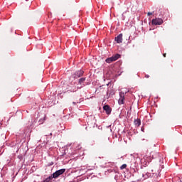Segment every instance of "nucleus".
Here are the masks:
<instances>
[{
  "label": "nucleus",
  "instance_id": "obj_3",
  "mask_svg": "<svg viewBox=\"0 0 182 182\" xmlns=\"http://www.w3.org/2000/svg\"><path fill=\"white\" fill-rule=\"evenodd\" d=\"M119 105H124V92H119V99L118 100Z\"/></svg>",
  "mask_w": 182,
  "mask_h": 182
},
{
  "label": "nucleus",
  "instance_id": "obj_12",
  "mask_svg": "<svg viewBox=\"0 0 182 182\" xmlns=\"http://www.w3.org/2000/svg\"><path fill=\"white\" fill-rule=\"evenodd\" d=\"M48 181H50V180H53V178H55L53 176H49L48 178H47Z\"/></svg>",
  "mask_w": 182,
  "mask_h": 182
},
{
  "label": "nucleus",
  "instance_id": "obj_2",
  "mask_svg": "<svg viewBox=\"0 0 182 182\" xmlns=\"http://www.w3.org/2000/svg\"><path fill=\"white\" fill-rule=\"evenodd\" d=\"M65 171H66V169L65 168H62L58 171H56L55 173H53V177L54 178H58L59 176H62V174H63V173H65Z\"/></svg>",
  "mask_w": 182,
  "mask_h": 182
},
{
  "label": "nucleus",
  "instance_id": "obj_1",
  "mask_svg": "<svg viewBox=\"0 0 182 182\" xmlns=\"http://www.w3.org/2000/svg\"><path fill=\"white\" fill-rule=\"evenodd\" d=\"M117 59H120V54H116L110 58H108L105 60L107 63H112V62H116Z\"/></svg>",
  "mask_w": 182,
  "mask_h": 182
},
{
  "label": "nucleus",
  "instance_id": "obj_17",
  "mask_svg": "<svg viewBox=\"0 0 182 182\" xmlns=\"http://www.w3.org/2000/svg\"><path fill=\"white\" fill-rule=\"evenodd\" d=\"M166 53H164V55H163V56H164V58H166Z\"/></svg>",
  "mask_w": 182,
  "mask_h": 182
},
{
  "label": "nucleus",
  "instance_id": "obj_7",
  "mask_svg": "<svg viewBox=\"0 0 182 182\" xmlns=\"http://www.w3.org/2000/svg\"><path fill=\"white\" fill-rule=\"evenodd\" d=\"M80 76H83V70H79L75 73V76L74 77H80Z\"/></svg>",
  "mask_w": 182,
  "mask_h": 182
},
{
  "label": "nucleus",
  "instance_id": "obj_18",
  "mask_svg": "<svg viewBox=\"0 0 182 182\" xmlns=\"http://www.w3.org/2000/svg\"><path fill=\"white\" fill-rule=\"evenodd\" d=\"M141 132H144V128H141Z\"/></svg>",
  "mask_w": 182,
  "mask_h": 182
},
{
  "label": "nucleus",
  "instance_id": "obj_13",
  "mask_svg": "<svg viewBox=\"0 0 182 182\" xmlns=\"http://www.w3.org/2000/svg\"><path fill=\"white\" fill-rule=\"evenodd\" d=\"M43 122H45V119H40L39 122L41 124H42V123H43Z\"/></svg>",
  "mask_w": 182,
  "mask_h": 182
},
{
  "label": "nucleus",
  "instance_id": "obj_6",
  "mask_svg": "<svg viewBox=\"0 0 182 182\" xmlns=\"http://www.w3.org/2000/svg\"><path fill=\"white\" fill-rule=\"evenodd\" d=\"M103 109L106 112L107 114H110L112 113V108L109 105H105Z\"/></svg>",
  "mask_w": 182,
  "mask_h": 182
},
{
  "label": "nucleus",
  "instance_id": "obj_15",
  "mask_svg": "<svg viewBox=\"0 0 182 182\" xmlns=\"http://www.w3.org/2000/svg\"><path fill=\"white\" fill-rule=\"evenodd\" d=\"M145 77H146V79H149V78L150 77V75H145Z\"/></svg>",
  "mask_w": 182,
  "mask_h": 182
},
{
  "label": "nucleus",
  "instance_id": "obj_9",
  "mask_svg": "<svg viewBox=\"0 0 182 182\" xmlns=\"http://www.w3.org/2000/svg\"><path fill=\"white\" fill-rule=\"evenodd\" d=\"M85 80H86V78L85 77H82L79 80V84L80 85H82L83 82H85Z\"/></svg>",
  "mask_w": 182,
  "mask_h": 182
},
{
  "label": "nucleus",
  "instance_id": "obj_14",
  "mask_svg": "<svg viewBox=\"0 0 182 182\" xmlns=\"http://www.w3.org/2000/svg\"><path fill=\"white\" fill-rule=\"evenodd\" d=\"M147 15H148V16H150L153 15V13H151V12H148V13H147Z\"/></svg>",
  "mask_w": 182,
  "mask_h": 182
},
{
  "label": "nucleus",
  "instance_id": "obj_8",
  "mask_svg": "<svg viewBox=\"0 0 182 182\" xmlns=\"http://www.w3.org/2000/svg\"><path fill=\"white\" fill-rule=\"evenodd\" d=\"M135 126H136V127H139L140 126V124H141V121H140V119H135L134 122Z\"/></svg>",
  "mask_w": 182,
  "mask_h": 182
},
{
  "label": "nucleus",
  "instance_id": "obj_11",
  "mask_svg": "<svg viewBox=\"0 0 182 182\" xmlns=\"http://www.w3.org/2000/svg\"><path fill=\"white\" fill-rule=\"evenodd\" d=\"M71 92H76L77 90V87H75L74 88H72Z\"/></svg>",
  "mask_w": 182,
  "mask_h": 182
},
{
  "label": "nucleus",
  "instance_id": "obj_10",
  "mask_svg": "<svg viewBox=\"0 0 182 182\" xmlns=\"http://www.w3.org/2000/svg\"><path fill=\"white\" fill-rule=\"evenodd\" d=\"M126 167H127V165L126 164H124L121 166L120 169L121 170H124V168H126Z\"/></svg>",
  "mask_w": 182,
  "mask_h": 182
},
{
  "label": "nucleus",
  "instance_id": "obj_5",
  "mask_svg": "<svg viewBox=\"0 0 182 182\" xmlns=\"http://www.w3.org/2000/svg\"><path fill=\"white\" fill-rule=\"evenodd\" d=\"M115 41H117V43H122L123 42V34L120 33L115 38Z\"/></svg>",
  "mask_w": 182,
  "mask_h": 182
},
{
  "label": "nucleus",
  "instance_id": "obj_4",
  "mask_svg": "<svg viewBox=\"0 0 182 182\" xmlns=\"http://www.w3.org/2000/svg\"><path fill=\"white\" fill-rule=\"evenodd\" d=\"M163 22V19L161 18H155L151 21L152 25H161Z\"/></svg>",
  "mask_w": 182,
  "mask_h": 182
},
{
  "label": "nucleus",
  "instance_id": "obj_16",
  "mask_svg": "<svg viewBox=\"0 0 182 182\" xmlns=\"http://www.w3.org/2000/svg\"><path fill=\"white\" fill-rule=\"evenodd\" d=\"M43 182H49V179H48V178H47Z\"/></svg>",
  "mask_w": 182,
  "mask_h": 182
}]
</instances>
